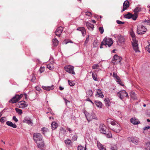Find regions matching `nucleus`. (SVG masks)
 Returning a JSON list of instances; mask_svg holds the SVG:
<instances>
[{
	"mask_svg": "<svg viewBox=\"0 0 150 150\" xmlns=\"http://www.w3.org/2000/svg\"><path fill=\"white\" fill-rule=\"evenodd\" d=\"M33 139L37 144L39 148H42L44 146V142L42 140V137L39 133H34L33 136Z\"/></svg>",
	"mask_w": 150,
	"mask_h": 150,
	"instance_id": "1",
	"label": "nucleus"
},
{
	"mask_svg": "<svg viewBox=\"0 0 150 150\" xmlns=\"http://www.w3.org/2000/svg\"><path fill=\"white\" fill-rule=\"evenodd\" d=\"M113 43L112 39L110 38H105L102 42V45H104L106 47L111 46Z\"/></svg>",
	"mask_w": 150,
	"mask_h": 150,
	"instance_id": "2",
	"label": "nucleus"
},
{
	"mask_svg": "<svg viewBox=\"0 0 150 150\" xmlns=\"http://www.w3.org/2000/svg\"><path fill=\"white\" fill-rule=\"evenodd\" d=\"M147 30V29L143 25L139 26L137 28V33L139 35H141L144 33Z\"/></svg>",
	"mask_w": 150,
	"mask_h": 150,
	"instance_id": "3",
	"label": "nucleus"
},
{
	"mask_svg": "<svg viewBox=\"0 0 150 150\" xmlns=\"http://www.w3.org/2000/svg\"><path fill=\"white\" fill-rule=\"evenodd\" d=\"M117 95L121 100L123 99L125 97H129L127 93L125 90L120 91L117 93Z\"/></svg>",
	"mask_w": 150,
	"mask_h": 150,
	"instance_id": "4",
	"label": "nucleus"
},
{
	"mask_svg": "<svg viewBox=\"0 0 150 150\" xmlns=\"http://www.w3.org/2000/svg\"><path fill=\"white\" fill-rule=\"evenodd\" d=\"M23 96V95L22 94H21L20 95H16L9 101V102L13 103H16L19 101Z\"/></svg>",
	"mask_w": 150,
	"mask_h": 150,
	"instance_id": "5",
	"label": "nucleus"
},
{
	"mask_svg": "<svg viewBox=\"0 0 150 150\" xmlns=\"http://www.w3.org/2000/svg\"><path fill=\"white\" fill-rule=\"evenodd\" d=\"M64 68L66 71L73 74H75V73L74 71V67L73 66L70 65L66 66L64 67Z\"/></svg>",
	"mask_w": 150,
	"mask_h": 150,
	"instance_id": "6",
	"label": "nucleus"
},
{
	"mask_svg": "<svg viewBox=\"0 0 150 150\" xmlns=\"http://www.w3.org/2000/svg\"><path fill=\"white\" fill-rule=\"evenodd\" d=\"M122 60V58L116 54L114 56L113 59V63L115 64H116L120 62Z\"/></svg>",
	"mask_w": 150,
	"mask_h": 150,
	"instance_id": "7",
	"label": "nucleus"
},
{
	"mask_svg": "<svg viewBox=\"0 0 150 150\" xmlns=\"http://www.w3.org/2000/svg\"><path fill=\"white\" fill-rule=\"evenodd\" d=\"M100 131L103 134H106L107 127L105 125L103 124H101L99 126Z\"/></svg>",
	"mask_w": 150,
	"mask_h": 150,
	"instance_id": "8",
	"label": "nucleus"
},
{
	"mask_svg": "<svg viewBox=\"0 0 150 150\" xmlns=\"http://www.w3.org/2000/svg\"><path fill=\"white\" fill-rule=\"evenodd\" d=\"M132 45L134 50L136 52H139V50L138 44H137V41H136L132 42Z\"/></svg>",
	"mask_w": 150,
	"mask_h": 150,
	"instance_id": "9",
	"label": "nucleus"
},
{
	"mask_svg": "<svg viewBox=\"0 0 150 150\" xmlns=\"http://www.w3.org/2000/svg\"><path fill=\"white\" fill-rule=\"evenodd\" d=\"M127 139L129 142H132L136 144H137L139 141L138 139L137 138L129 137Z\"/></svg>",
	"mask_w": 150,
	"mask_h": 150,
	"instance_id": "10",
	"label": "nucleus"
},
{
	"mask_svg": "<svg viewBox=\"0 0 150 150\" xmlns=\"http://www.w3.org/2000/svg\"><path fill=\"white\" fill-rule=\"evenodd\" d=\"M63 30V28L62 27H59L56 30L55 32V35L59 37H60V34L61 33Z\"/></svg>",
	"mask_w": 150,
	"mask_h": 150,
	"instance_id": "11",
	"label": "nucleus"
},
{
	"mask_svg": "<svg viewBox=\"0 0 150 150\" xmlns=\"http://www.w3.org/2000/svg\"><path fill=\"white\" fill-rule=\"evenodd\" d=\"M129 2L127 0L125 1L123 4V9L121 11V12H123L129 6Z\"/></svg>",
	"mask_w": 150,
	"mask_h": 150,
	"instance_id": "12",
	"label": "nucleus"
},
{
	"mask_svg": "<svg viewBox=\"0 0 150 150\" xmlns=\"http://www.w3.org/2000/svg\"><path fill=\"white\" fill-rule=\"evenodd\" d=\"M23 122L28 124V125L32 126L33 124L32 120L28 117H25L23 120Z\"/></svg>",
	"mask_w": 150,
	"mask_h": 150,
	"instance_id": "13",
	"label": "nucleus"
},
{
	"mask_svg": "<svg viewBox=\"0 0 150 150\" xmlns=\"http://www.w3.org/2000/svg\"><path fill=\"white\" fill-rule=\"evenodd\" d=\"M116 133H119L121 130V128L120 125H117L116 126L113 128L112 129Z\"/></svg>",
	"mask_w": 150,
	"mask_h": 150,
	"instance_id": "14",
	"label": "nucleus"
},
{
	"mask_svg": "<svg viewBox=\"0 0 150 150\" xmlns=\"http://www.w3.org/2000/svg\"><path fill=\"white\" fill-rule=\"evenodd\" d=\"M76 30L81 31V33L83 36H85L86 34V30L84 27H79L76 29Z\"/></svg>",
	"mask_w": 150,
	"mask_h": 150,
	"instance_id": "15",
	"label": "nucleus"
},
{
	"mask_svg": "<svg viewBox=\"0 0 150 150\" xmlns=\"http://www.w3.org/2000/svg\"><path fill=\"white\" fill-rule=\"evenodd\" d=\"M117 39L119 42L121 44H124L125 42V39L123 36L121 35H119L117 37Z\"/></svg>",
	"mask_w": 150,
	"mask_h": 150,
	"instance_id": "16",
	"label": "nucleus"
},
{
	"mask_svg": "<svg viewBox=\"0 0 150 150\" xmlns=\"http://www.w3.org/2000/svg\"><path fill=\"white\" fill-rule=\"evenodd\" d=\"M86 26L87 28L90 30H93L94 28V25L89 22H87L86 23Z\"/></svg>",
	"mask_w": 150,
	"mask_h": 150,
	"instance_id": "17",
	"label": "nucleus"
},
{
	"mask_svg": "<svg viewBox=\"0 0 150 150\" xmlns=\"http://www.w3.org/2000/svg\"><path fill=\"white\" fill-rule=\"evenodd\" d=\"M97 145L99 150H106L105 147L101 144L99 142H97Z\"/></svg>",
	"mask_w": 150,
	"mask_h": 150,
	"instance_id": "18",
	"label": "nucleus"
},
{
	"mask_svg": "<svg viewBox=\"0 0 150 150\" xmlns=\"http://www.w3.org/2000/svg\"><path fill=\"white\" fill-rule=\"evenodd\" d=\"M42 88L45 90L46 91H50L52 90L54 88V86L52 85L51 86H42Z\"/></svg>",
	"mask_w": 150,
	"mask_h": 150,
	"instance_id": "19",
	"label": "nucleus"
},
{
	"mask_svg": "<svg viewBox=\"0 0 150 150\" xmlns=\"http://www.w3.org/2000/svg\"><path fill=\"white\" fill-rule=\"evenodd\" d=\"M18 105H19V107L21 108H24L27 107L25 104V101H22L18 103Z\"/></svg>",
	"mask_w": 150,
	"mask_h": 150,
	"instance_id": "20",
	"label": "nucleus"
},
{
	"mask_svg": "<svg viewBox=\"0 0 150 150\" xmlns=\"http://www.w3.org/2000/svg\"><path fill=\"white\" fill-rule=\"evenodd\" d=\"M6 124L7 125L12 127L13 128H16L17 127V126L15 124H13L12 122L11 121H7L6 122Z\"/></svg>",
	"mask_w": 150,
	"mask_h": 150,
	"instance_id": "21",
	"label": "nucleus"
},
{
	"mask_svg": "<svg viewBox=\"0 0 150 150\" xmlns=\"http://www.w3.org/2000/svg\"><path fill=\"white\" fill-rule=\"evenodd\" d=\"M131 122L134 125H137L140 123V122L137 119L132 118L130 119Z\"/></svg>",
	"mask_w": 150,
	"mask_h": 150,
	"instance_id": "22",
	"label": "nucleus"
},
{
	"mask_svg": "<svg viewBox=\"0 0 150 150\" xmlns=\"http://www.w3.org/2000/svg\"><path fill=\"white\" fill-rule=\"evenodd\" d=\"M51 127L52 130H54L57 127V124L55 122H53L51 124Z\"/></svg>",
	"mask_w": 150,
	"mask_h": 150,
	"instance_id": "23",
	"label": "nucleus"
},
{
	"mask_svg": "<svg viewBox=\"0 0 150 150\" xmlns=\"http://www.w3.org/2000/svg\"><path fill=\"white\" fill-rule=\"evenodd\" d=\"M96 95H98V96L101 98H103L104 96L102 93L101 91L100 90L98 89L97 91Z\"/></svg>",
	"mask_w": 150,
	"mask_h": 150,
	"instance_id": "24",
	"label": "nucleus"
},
{
	"mask_svg": "<svg viewBox=\"0 0 150 150\" xmlns=\"http://www.w3.org/2000/svg\"><path fill=\"white\" fill-rule=\"evenodd\" d=\"M53 44L54 46H57L58 44V41L56 38H54L52 40Z\"/></svg>",
	"mask_w": 150,
	"mask_h": 150,
	"instance_id": "25",
	"label": "nucleus"
},
{
	"mask_svg": "<svg viewBox=\"0 0 150 150\" xmlns=\"http://www.w3.org/2000/svg\"><path fill=\"white\" fill-rule=\"evenodd\" d=\"M130 35L132 38V42L137 41L135 36L134 33L133 31L130 32Z\"/></svg>",
	"mask_w": 150,
	"mask_h": 150,
	"instance_id": "26",
	"label": "nucleus"
},
{
	"mask_svg": "<svg viewBox=\"0 0 150 150\" xmlns=\"http://www.w3.org/2000/svg\"><path fill=\"white\" fill-rule=\"evenodd\" d=\"M95 103L97 107L101 108L102 107V104L100 102V101L97 100L95 101Z\"/></svg>",
	"mask_w": 150,
	"mask_h": 150,
	"instance_id": "27",
	"label": "nucleus"
},
{
	"mask_svg": "<svg viewBox=\"0 0 150 150\" xmlns=\"http://www.w3.org/2000/svg\"><path fill=\"white\" fill-rule=\"evenodd\" d=\"M86 117L88 122L92 120L91 114L88 113L86 115L85 114Z\"/></svg>",
	"mask_w": 150,
	"mask_h": 150,
	"instance_id": "28",
	"label": "nucleus"
},
{
	"mask_svg": "<svg viewBox=\"0 0 150 150\" xmlns=\"http://www.w3.org/2000/svg\"><path fill=\"white\" fill-rule=\"evenodd\" d=\"M145 148L146 150H150V142H148L146 143Z\"/></svg>",
	"mask_w": 150,
	"mask_h": 150,
	"instance_id": "29",
	"label": "nucleus"
},
{
	"mask_svg": "<svg viewBox=\"0 0 150 150\" xmlns=\"http://www.w3.org/2000/svg\"><path fill=\"white\" fill-rule=\"evenodd\" d=\"M65 143L66 145H71V141L70 139H68L65 141Z\"/></svg>",
	"mask_w": 150,
	"mask_h": 150,
	"instance_id": "30",
	"label": "nucleus"
},
{
	"mask_svg": "<svg viewBox=\"0 0 150 150\" xmlns=\"http://www.w3.org/2000/svg\"><path fill=\"white\" fill-rule=\"evenodd\" d=\"M132 16V14L130 13H128L127 14L125 15V17L126 18H131Z\"/></svg>",
	"mask_w": 150,
	"mask_h": 150,
	"instance_id": "31",
	"label": "nucleus"
},
{
	"mask_svg": "<svg viewBox=\"0 0 150 150\" xmlns=\"http://www.w3.org/2000/svg\"><path fill=\"white\" fill-rule=\"evenodd\" d=\"M87 95L88 96L91 97L93 95V92L92 90H89L87 93Z\"/></svg>",
	"mask_w": 150,
	"mask_h": 150,
	"instance_id": "32",
	"label": "nucleus"
},
{
	"mask_svg": "<svg viewBox=\"0 0 150 150\" xmlns=\"http://www.w3.org/2000/svg\"><path fill=\"white\" fill-rule=\"evenodd\" d=\"M78 150H86V149L85 147L81 145H79L78 147Z\"/></svg>",
	"mask_w": 150,
	"mask_h": 150,
	"instance_id": "33",
	"label": "nucleus"
},
{
	"mask_svg": "<svg viewBox=\"0 0 150 150\" xmlns=\"http://www.w3.org/2000/svg\"><path fill=\"white\" fill-rule=\"evenodd\" d=\"M15 110L16 112L19 114H21L23 112L22 110L19 108H16Z\"/></svg>",
	"mask_w": 150,
	"mask_h": 150,
	"instance_id": "34",
	"label": "nucleus"
},
{
	"mask_svg": "<svg viewBox=\"0 0 150 150\" xmlns=\"http://www.w3.org/2000/svg\"><path fill=\"white\" fill-rule=\"evenodd\" d=\"M92 78H93V80L94 81H98V79L97 78V76L96 74H94L93 73H92Z\"/></svg>",
	"mask_w": 150,
	"mask_h": 150,
	"instance_id": "35",
	"label": "nucleus"
},
{
	"mask_svg": "<svg viewBox=\"0 0 150 150\" xmlns=\"http://www.w3.org/2000/svg\"><path fill=\"white\" fill-rule=\"evenodd\" d=\"M47 67L49 69L51 70L53 69V66L52 64H48L47 65Z\"/></svg>",
	"mask_w": 150,
	"mask_h": 150,
	"instance_id": "36",
	"label": "nucleus"
},
{
	"mask_svg": "<svg viewBox=\"0 0 150 150\" xmlns=\"http://www.w3.org/2000/svg\"><path fill=\"white\" fill-rule=\"evenodd\" d=\"M141 9L140 8L138 7H136L134 10V11L135 13H137L141 11Z\"/></svg>",
	"mask_w": 150,
	"mask_h": 150,
	"instance_id": "37",
	"label": "nucleus"
},
{
	"mask_svg": "<svg viewBox=\"0 0 150 150\" xmlns=\"http://www.w3.org/2000/svg\"><path fill=\"white\" fill-rule=\"evenodd\" d=\"M99 30L101 34H103L104 32V29L103 27H100L99 28Z\"/></svg>",
	"mask_w": 150,
	"mask_h": 150,
	"instance_id": "38",
	"label": "nucleus"
},
{
	"mask_svg": "<svg viewBox=\"0 0 150 150\" xmlns=\"http://www.w3.org/2000/svg\"><path fill=\"white\" fill-rule=\"evenodd\" d=\"M106 134V136L108 138H110L112 137V134L110 132H109L108 133L106 132V134Z\"/></svg>",
	"mask_w": 150,
	"mask_h": 150,
	"instance_id": "39",
	"label": "nucleus"
},
{
	"mask_svg": "<svg viewBox=\"0 0 150 150\" xmlns=\"http://www.w3.org/2000/svg\"><path fill=\"white\" fill-rule=\"evenodd\" d=\"M42 131L43 134H45V133L47 131L48 129L47 128L44 127L42 129Z\"/></svg>",
	"mask_w": 150,
	"mask_h": 150,
	"instance_id": "40",
	"label": "nucleus"
},
{
	"mask_svg": "<svg viewBox=\"0 0 150 150\" xmlns=\"http://www.w3.org/2000/svg\"><path fill=\"white\" fill-rule=\"evenodd\" d=\"M66 132V131L65 130L64 128L63 127H61L60 129V132L62 133V134H64Z\"/></svg>",
	"mask_w": 150,
	"mask_h": 150,
	"instance_id": "41",
	"label": "nucleus"
},
{
	"mask_svg": "<svg viewBox=\"0 0 150 150\" xmlns=\"http://www.w3.org/2000/svg\"><path fill=\"white\" fill-rule=\"evenodd\" d=\"M77 138V136L76 135H75L72 137L71 140L72 141H74L76 140Z\"/></svg>",
	"mask_w": 150,
	"mask_h": 150,
	"instance_id": "42",
	"label": "nucleus"
},
{
	"mask_svg": "<svg viewBox=\"0 0 150 150\" xmlns=\"http://www.w3.org/2000/svg\"><path fill=\"white\" fill-rule=\"evenodd\" d=\"M137 15L136 14H134L133 15H132V16L131 18L134 20H135L137 18Z\"/></svg>",
	"mask_w": 150,
	"mask_h": 150,
	"instance_id": "43",
	"label": "nucleus"
},
{
	"mask_svg": "<svg viewBox=\"0 0 150 150\" xmlns=\"http://www.w3.org/2000/svg\"><path fill=\"white\" fill-rule=\"evenodd\" d=\"M85 13H86V15L87 16H91L92 15L91 13L89 11L86 12Z\"/></svg>",
	"mask_w": 150,
	"mask_h": 150,
	"instance_id": "44",
	"label": "nucleus"
},
{
	"mask_svg": "<svg viewBox=\"0 0 150 150\" xmlns=\"http://www.w3.org/2000/svg\"><path fill=\"white\" fill-rule=\"evenodd\" d=\"M69 83L71 86H73L74 85V83L72 81L68 80Z\"/></svg>",
	"mask_w": 150,
	"mask_h": 150,
	"instance_id": "45",
	"label": "nucleus"
},
{
	"mask_svg": "<svg viewBox=\"0 0 150 150\" xmlns=\"http://www.w3.org/2000/svg\"><path fill=\"white\" fill-rule=\"evenodd\" d=\"M92 120V119H97L96 115L93 113H91Z\"/></svg>",
	"mask_w": 150,
	"mask_h": 150,
	"instance_id": "46",
	"label": "nucleus"
},
{
	"mask_svg": "<svg viewBox=\"0 0 150 150\" xmlns=\"http://www.w3.org/2000/svg\"><path fill=\"white\" fill-rule=\"evenodd\" d=\"M99 66L98 64H95L93 65L92 67V69H97L98 67H99Z\"/></svg>",
	"mask_w": 150,
	"mask_h": 150,
	"instance_id": "47",
	"label": "nucleus"
},
{
	"mask_svg": "<svg viewBox=\"0 0 150 150\" xmlns=\"http://www.w3.org/2000/svg\"><path fill=\"white\" fill-rule=\"evenodd\" d=\"M111 150H117V148L115 146H112L110 148Z\"/></svg>",
	"mask_w": 150,
	"mask_h": 150,
	"instance_id": "48",
	"label": "nucleus"
},
{
	"mask_svg": "<svg viewBox=\"0 0 150 150\" xmlns=\"http://www.w3.org/2000/svg\"><path fill=\"white\" fill-rule=\"evenodd\" d=\"M146 50H147L148 52L150 53V45H149L148 46L146 47Z\"/></svg>",
	"mask_w": 150,
	"mask_h": 150,
	"instance_id": "49",
	"label": "nucleus"
},
{
	"mask_svg": "<svg viewBox=\"0 0 150 150\" xmlns=\"http://www.w3.org/2000/svg\"><path fill=\"white\" fill-rule=\"evenodd\" d=\"M116 22L117 23L119 24H124V22H123L121 21H120L117 20L116 21Z\"/></svg>",
	"mask_w": 150,
	"mask_h": 150,
	"instance_id": "50",
	"label": "nucleus"
},
{
	"mask_svg": "<svg viewBox=\"0 0 150 150\" xmlns=\"http://www.w3.org/2000/svg\"><path fill=\"white\" fill-rule=\"evenodd\" d=\"M5 118L4 117H2L0 119V121L2 123H4L5 121L4 118Z\"/></svg>",
	"mask_w": 150,
	"mask_h": 150,
	"instance_id": "51",
	"label": "nucleus"
},
{
	"mask_svg": "<svg viewBox=\"0 0 150 150\" xmlns=\"http://www.w3.org/2000/svg\"><path fill=\"white\" fill-rule=\"evenodd\" d=\"M88 41H89V39H88V38H86V40L84 42V45H86L88 43Z\"/></svg>",
	"mask_w": 150,
	"mask_h": 150,
	"instance_id": "52",
	"label": "nucleus"
},
{
	"mask_svg": "<svg viewBox=\"0 0 150 150\" xmlns=\"http://www.w3.org/2000/svg\"><path fill=\"white\" fill-rule=\"evenodd\" d=\"M149 129H150V126L145 127L143 128V129L144 130H147Z\"/></svg>",
	"mask_w": 150,
	"mask_h": 150,
	"instance_id": "53",
	"label": "nucleus"
},
{
	"mask_svg": "<svg viewBox=\"0 0 150 150\" xmlns=\"http://www.w3.org/2000/svg\"><path fill=\"white\" fill-rule=\"evenodd\" d=\"M13 119L16 122H17L18 121V120L16 118V117L15 116H13Z\"/></svg>",
	"mask_w": 150,
	"mask_h": 150,
	"instance_id": "54",
	"label": "nucleus"
},
{
	"mask_svg": "<svg viewBox=\"0 0 150 150\" xmlns=\"http://www.w3.org/2000/svg\"><path fill=\"white\" fill-rule=\"evenodd\" d=\"M112 120L111 118H108L107 119V122L109 123H110L111 121H112Z\"/></svg>",
	"mask_w": 150,
	"mask_h": 150,
	"instance_id": "55",
	"label": "nucleus"
},
{
	"mask_svg": "<svg viewBox=\"0 0 150 150\" xmlns=\"http://www.w3.org/2000/svg\"><path fill=\"white\" fill-rule=\"evenodd\" d=\"M44 69L43 68L41 67L40 69V73H42L44 71Z\"/></svg>",
	"mask_w": 150,
	"mask_h": 150,
	"instance_id": "56",
	"label": "nucleus"
},
{
	"mask_svg": "<svg viewBox=\"0 0 150 150\" xmlns=\"http://www.w3.org/2000/svg\"><path fill=\"white\" fill-rule=\"evenodd\" d=\"M97 42H96V41L95 40L94 42H93V45L94 46L96 47L97 46Z\"/></svg>",
	"mask_w": 150,
	"mask_h": 150,
	"instance_id": "57",
	"label": "nucleus"
},
{
	"mask_svg": "<svg viewBox=\"0 0 150 150\" xmlns=\"http://www.w3.org/2000/svg\"><path fill=\"white\" fill-rule=\"evenodd\" d=\"M105 101V102H106L107 103H109V99L108 98H106L105 100H104Z\"/></svg>",
	"mask_w": 150,
	"mask_h": 150,
	"instance_id": "58",
	"label": "nucleus"
},
{
	"mask_svg": "<svg viewBox=\"0 0 150 150\" xmlns=\"http://www.w3.org/2000/svg\"><path fill=\"white\" fill-rule=\"evenodd\" d=\"M64 100L65 101V102L66 105H67V103H70V101H69L67 100L65 98H64Z\"/></svg>",
	"mask_w": 150,
	"mask_h": 150,
	"instance_id": "59",
	"label": "nucleus"
},
{
	"mask_svg": "<svg viewBox=\"0 0 150 150\" xmlns=\"http://www.w3.org/2000/svg\"><path fill=\"white\" fill-rule=\"evenodd\" d=\"M115 78L116 79V80L117 82H118V81H120V78L118 76L116 77Z\"/></svg>",
	"mask_w": 150,
	"mask_h": 150,
	"instance_id": "60",
	"label": "nucleus"
},
{
	"mask_svg": "<svg viewBox=\"0 0 150 150\" xmlns=\"http://www.w3.org/2000/svg\"><path fill=\"white\" fill-rule=\"evenodd\" d=\"M113 76L115 78L118 76L117 74L115 73V72H113Z\"/></svg>",
	"mask_w": 150,
	"mask_h": 150,
	"instance_id": "61",
	"label": "nucleus"
},
{
	"mask_svg": "<svg viewBox=\"0 0 150 150\" xmlns=\"http://www.w3.org/2000/svg\"><path fill=\"white\" fill-rule=\"evenodd\" d=\"M110 124L113 125H115V123L114 121L113 120L112 121H111Z\"/></svg>",
	"mask_w": 150,
	"mask_h": 150,
	"instance_id": "62",
	"label": "nucleus"
},
{
	"mask_svg": "<svg viewBox=\"0 0 150 150\" xmlns=\"http://www.w3.org/2000/svg\"><path fill=\"white\" fill-rule=\"evenodd\" d=\"M86 100L88 101H90L93 104H94V103H93V102L92 101V100L90 99L89 98H88Z\"/></svg>",
	"mask_w": 150,
	"mask_h": 150,
	"instance_id": "63",
	"label": "nucleus"
},
{
	"mask_svg": "<svg viewBox=\"0 0 150 150\" xmlns=\"http://www.w3.org/2000/svg\"><path fill=\"white\" fill-rule=\"evenodd\" d=\"M117 82H118L119 84L120 85L123 86V85H122V83L121 81L120 80V81H118Z\"/></svg>",
	"mask_w": 150,
	"mask_h": 150,
	"instance_id": "64",
	"label": "nucleus"
}]
</instances>
